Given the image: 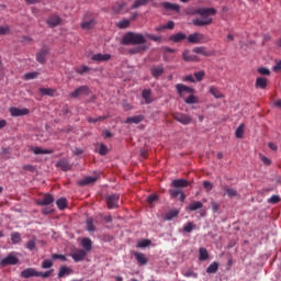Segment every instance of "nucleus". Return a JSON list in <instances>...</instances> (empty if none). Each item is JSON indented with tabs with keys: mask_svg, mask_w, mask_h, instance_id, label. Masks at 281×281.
I'll return each mask as SVG.
<instances>
[{
	"mask_svg": "<svg viewBox=\"0 0 281 281\" xmlns=\"http://www.w3.org/2000/svg\"><path fill=\"white\" fill-rule=\"evenodd\" d=\"M201 18L193 20V25L203 26L212 23V15L216 14L214 8H203L196 11Z\"/></svg>",
	"mask_w": 281,
	"mask_h": 281,
	"instance_id": "obj_1",
	"label": "nucleus"
},
{
	"mask_svg": "<svg viewBox=\"0 0 281 281\" xmlns=\"http://www.w3.org/2000/svg\"><path fill=\"white\" fill-rule=\"evenodd\" d=\"M146 37L139 33L128 32L122 38V45H144Z\"/></svg>",
	"mask_w": 281,
	"mask_h": 281,
	"instance_id": "obj_2",
	"label": "nucleus"
},
{
	"mask_svg": "<svg viewBox=\"0 0 281 281\" xmlns=\"http://www.w3.org/2000/svg\"><path fill=\"white\" fill-rule=\"evenodd\" d=\"M19 262V258L14 255V252H10L5 258L0 261L1 267H8V265H16Z\"/></svg>",
	"mask_w": 281,
	"mask_h": 281,
	"instance_id": "obj_3",
	"label": "nucleus"
},
{
	"mask_svg": "<svg viewBox=\"0 0 281 281\" xmlns=\"http://www.w3.org/2000/svg\"><path fill=\"white\" fill-rule=\"evenodd\" d=\"M70 256L75 262H81L83 258H87V250L75 249L71 251Z\"/></svg>",
	"mask_w": 281,
	"mask_h": 281,
	"instance_id": "obj_4",
	"label": "nucleus"
},
{
	"mask_svg": "<svg viewBox=\"0 0 281 281\" xmlns=\"http://www.w3.org/2000/svg\"><path fill=\"white\" fill-rule=\"evenodd\" d=\"M188 42L194 44L205 43V36L201 33H193L188 36Z\"/></svg>",
	"mask_w": 281,
	"mask_h": 281,
	"instance_id": "obj_5",
	"label": "nucleus"
},
{
	"mask_svg": "<svg viewBox=\"0 0 281 281\" xmlns=\"http://www.w3.org/2000/svg\"><path fill=\"white\" fill-rule=\"evenodd\" d=\"M80 95H89V87L81 86L70 93V98H80Z\"/></svg>",
	"mask_w": 281,
	"mask_h": 281,
	"instance_id": "obj_6",
	"label": "nucleus"
},
{
	"mask_svg": "<svg viewBox=\"0 0 281 281\" xmlns=\"http://www.w3.org/2000/svg\"><path fill=\"white\" fill-rule=\"evenodd\" d=\"M176 89H177L180 98H183V95H186V93H194V89H192L186 85H181V83H178L176 86Z\"/></svg>",
	"mask_w": 281,
	"mask_h": 281,
	"instance_id": "obj_7",
	"label": "nucleus"
},
{
	"mask_svg": "<svg viewBox=\"0 0 281 281\" xmlns=\"http://www.w3.org/2000/svg\"><path fill=\"white\" fill-rule=\"evenodd\" d=\"M10 113L12 117H21V115H27L30 113V110L24 108V109H19V108H10Z\"/></svg>",
	"mask_w": 281,
	"mask_h": 281,
	"instance_id": "obj_8",
	"label": "nucleus"
},
{
	"mask_svg": "<svg viewBox=\"0 0 281 281\" xmlns=\"http://www.w3.org/2000/svg\"><path fill=\"white\" fill-rule=\"evenodd\" d=\"M119 202H120V195L119 194L109 195L108 200H106L109 210H113V207H117Z\"/></svg>",
	"mask_w": 281,
	"mask_h": 281,
	"instance_id": "obj_9",
	"label": "nucleus"
},
{
	"mask_svg": "<svg viewBox=\"0 0 281 281\" xmlns=\"http://www.w3.org/2000/svg\"><path fill=\"white\" fill-rule=\"evenodd\" d=\"M53 202H54V195L49 193H45L42 200L41 199L36 200L37 205H52Z\"/></svg>",
	"mask_w": 281,
	"mask_h": 281,
	"instance_id": "obj_10",
	"label": "nucleus"
},
{
	"mask_svg": "<svg viewBox=\"0 0 281 281\" xmlns=\"http://www.w3.org/2000/svg\"><path fill=\"white\" fill-rule=\"evenodd\" d=\"M22 278H38V271L34 268H27L22 271Z\"/></svg>",
	"mask_w": 281,
	"mask_h": 281,
	"instance_id": "obj_11",
	"label": "nucleus"
},
{
	"mask_svg": "<svg viewBox=\"0 0 281 281\" xmlns=\"http://www.w3.org/2000/svg\"><path fill=\"white\" fill-rule=\"evenodd\" d=\"M81 247H83V251H86V254H89L93 247V241H91L89 237H83L81 239Z\"/></svg>",
	"mask_w": 281,
	"mask_h": 281,
	"instance_id": "obj_12",
	"label": "nucleus"
},
{
	"mask_svg": "<svg viewBox=\"0 0 281 281\" xmlns=\"http://www.w3.org/2000/svg\"><path fill=\"white\" fill-rule=\"evenodd\" d=\"M173 117L177 122H180V124H190L192 122V119L186 114H175Z\"/></svg>",
	"mask_w": 281,
	"mask_h": 281,
	"instance_id": "obj_13",
	"label": "nucleus"
},
{
	"mask_svg": "<svg viewBox=\"0 0 281 281\" xmlns=\"http://www.w3.org/2000/svg\"><path fill=\"white\" fill-rule=\"evenodd\" d=\"M71 273H74V269L66 266H61L59 268L58 278H66V276H71Z\"/></svg>",
	"mask_w": 281,
	"mask_h": 281,
	"instance_id": "obj_14",
	"label": "nucleus"
},
{
	"mask_svg": "<svg viewBox=\"0 0 281 281\" xmlns=\"http://www.w3.org/2000/svg\"><path fill=\"white\" fill-rule=\"evenodd\" d=\"M92 60H95L97 63H104L106 60H111V55L109 54H95L92 56Z\"/></svg>",
	"mask_w": 281,
	"mask_h": 281,
	"instance_id": "obj_15",
	"label": "nucleus"
},
{
	"mask_svg": "<svg viewBox=\"0 0 281 281\" xmlns=\"http://www.w3.org/2000/svg\"><path fill=\"white\" fill-rule=\"evenodd\" d=\"M57 168H60V170H64L67 172V170H71V165H69V161L66 159H61L56 164Z\"/></svg>",
	"mask_w": 281,
	"mask_h": 281,
	"instance_id": "obj_16",
	"label": "nucleus"
},
{
	"mask_svg": "<svg viewBox=\"0 0 281 281\" xmlns=\"http://www.w3.org/2000/svg\"><path fill=\"white\" fill-rule=\"evenodd\" d=\"M134 258L137 260L138 265H146L148 262V258H146V255L142 252H134Z\"/></svg>",
	"mask_w": 281,
	"mask_h": 281,
	"instance_id": "obj_17",
	"label": "nucleus"
},
{
	"mask_svg": "<svg viewBox=\"0 0 281 281\" xmlns=\"http://www.w3.org/2000/svg\"><path fill=\"white\" fill-rule=\"evenodd\" d=\"M144 120V115H136L127 117L125 124H139Z\"/></svg>",
	"mask_w": 281,
	"mask_h": 281,
	"instance_id": "obj_18",
	"label": "nucleus"
},
{
	"mask_svg": "<svg viewBox=\"0 0 281 281\" xmlns=\"http://www.w3.org/2000/svg\"><path fill=\"white\" fill-rule=\"evenodd\" d=\"M95 181H98L97 177L89 176L80 180L78 183L79 186H89V183H95Z\"/></svg>",
	"mask_w": 281,
	"mask_h": 281,
	"instance_id": "obj_19",
	"label": "nucleus"
},
{
	"mask_svg": "<svg viewBox=\"0 0 281 281\" xmlns=\"http://www.w3.org/2000/svg\"><path fill=\"white\" fill-rule=\"evenodd\" d=\"M201 207H203V202L198 201V202L191 203V204L187 207V210H188L189 212H196V210H201Z\"/></svg>",
	"mask_w": 281,
	"mask_h": 281,
	"instance_id": "obj_20",
	"label": "nucleus"
},
{
	"mask_svg": "<svg viewBox=\"0 0 281 281\" xmlns=\"http://www.w3.org/2000/svg\"><path fill=\"white\" fill-rule=\"evenodd\" d=\"M49 27H56V25L60 24V18L58 15H53L47 20Z\"/></svg>",
	"mask_w": 281,
	"mask_h": 281,
	"instance_id": "obj_21",
	"label": "nucleus"
},
{
	"mask_svg": "<svg viewBox=\"0 0 281 281\" xmlns=\"http://www.w3.org/2000/svg\"><path fill=\"white\" fill-rule=\"evenodd\" d=\"M257 89H267V78L259 77L256 80Z\"/></svg>",
	"mask_w": 281,
	"mask_h": 281,
	"instance_id": "obj_22",
	"label": "nucleus"
},
{
	"mask_svg": "<svg viewBox=\"0 0 281 281\" xmlns=\"http://www.w3.org/2000/svg\"><path fill=\"white\" fill-rule=\"evenodd\" d=\"M186 34L183 33H177L176 35H171L169 37V41H172L173 43H181V41H184Z\"/></svg>",
	"mask_w": 281,
	"mask_h": 281,
	"instance_id": "obj_23",
	"label": "nucleus"
},
{
	"mask_svg": "<svg viewBox=\"0 0 281 281\" xmlns=\"http://www.w3.org/2000/svg\"><path fill=\"white\" fill-rule=\"evenodd\" d=\"M173 188H188V181L183 179L173 180Z\"/></svg>",
	"mask_w": 281,
	"mask_h": 281,
	"instance_id": "obj_24",
	"label": "nucleus"
},
{
	"mask_svg": "<svg viewBox=\"0 0 281 281\" xmlns=\"http://www.w3.org/2000/svg\"><path fill=\"white\" fill-rule=\"evenodd\" d=\"M193 52L194 54H201L202 56H212V52L206 50L205 47H195Z\"/></svg>",
	"mask_w": 281,
	"mask_h": 281,
	"instance_id": "obj_25",
	"label": "nucleus"
},
{
	"mask_svg": "<svg viewBox=\"0 0 281 281\" xmlns=\"http://www.w3.org/2000/svg\"><path fill=\"white\" fill-rule=\"evenodd\" d=\"M183 60L187 63H192L194 60H199L195 55H190V50H186L183 54Z\"/></svg>",
	"mask_w": 281,
	"mask_h": 281,
	"instance_id": "obj_26",
	"label": "nucleus"
},
{
	"mask_svg": "<svg viewBox=\"0 0 281 281\" xmlns=\"http://www.w3.org/2000/svg\"><path fill=\"white\" fill-rule=\"evenodd\" d=\"M210 258V254L207 252V249L205 248H200L199 249V260H207Z\"/></svg>",
	"mask_w": 281,
	"mask_h": 281,
	"instance_id": "obj_27",
	"label": "nucleus"
},
{
	"mask_svg": "<svg viewBox=\"0 0 281 281\" xmlns=\"http://www.w3.org/2000/svg\"><path fill=\"white\" fill-rule=\"evenodd\" d=\"M33 153L34 155H52L53 151L49 149H43L41 147H34Z\"/></svg>",
	"mask_w": 281,
	"mask_h": 281,
	"instance_id": "obj_28",
	"label": "nucleus"
},
{
	"mask_svg": "<svg viewBox=\"0 0 281 281\" xmlns=\"http://www.w3.org/2000/svg\"><path fill=\"white\" fill-rule=\"evenodd\" d=\"M162 8L165 10H173L175 12H179V4H172V3H169V2H164Z\"/></svg>",
	"mask_w": 281,
	"mask_h": 281,
	"instance_id": "obj_29",
	"label": "nucleus"
},
{
	"mask_svg": "<svg viewBox=\"0 0 281 281\" xmlns=\"http://www.w3.org/2000/svg\"><path fill=\"white\" fill-rule=\"evenodd\" d=\"M235 135H236V137L238 138V139H243V136L245 135V124H240L238 127H237V130H236V132H235Z\"/></svg>",
	"mask_w": 281,
	"mask_h": 281,
	"instance_id": "obj_30",
	"label": "nucleus"
},
{
	"mask_svg": "<svg viewBox=\"0 0 281 281\" xmlns=\"http://www.w3.org/2000/svg\"><path fill=\"white\" fill-rule=\"evenodd\" d=\"M154 0H136L134 4L132 5L133 9L135 8H142V5H146L148 3H153Z\"/></svg>",
	"mask_w": 281,
	"mask_h": 281,
	"instance_id": "obj_31",
	"label": "nucleus"
},
{
	"mask_svg": "<svg viewBox=\"0 0 281 281\" xmlns=\"http://www.w3.org/2000/svg\"><path fill=\"white\" fill-rule=\"evenodd\" d=\"M149 245H150V239H140L137 241L136 247L138 249H144L145 247H149Z\"/></svg>",
	"mask_w": 281,
	"mask_h": 281,
	"instance_id": "obj_32",
	"label": "nucleus"
},
{
	"mask_svg": "<svg viewBox=\"0 0 281 281\" xmlns=\"http://www.w3.org/2000/svg\"><path fill=\"white\" fill-rule=\"evenodd\" d=\"M40 92L42 95H56V90L49 88H41Z\"/></svg>",
	"mask_w": 281,
	"mask_h": 281,
	"instance_id": "obj_33",
	"label": "nucleus"
},
{
	"mask_svg": "<svg viewBox=\"0 0 281 281\" xmlns=\"http://www.w3.org/2000/svg\"><path fill=\"white\" fill-rule=\"evenodd\" d=\"M176 216H179V212L177 210H172L165 215V220L172 221V218H176Z\"/></svg>",
	"mask_w": 281,
	"mask_h": 281,
	"instance_id": "obj_34",
	"label": "nucleus"
},
{
	"mask_svg": "<svg viewBox=\"0 0 281 281\" xmlns=\"http://www.w3.org/2000/svg\"><path fill=\"white\" fill-rule=\"evenodd\" d=\"M86 227H87L88 232H95V226L93 225V218L92 217H89L86 221Z\"/></svg>",
	"mask_w": 281,
	"mask_h": 281,
	"instance_id": "obj_35",
	"label": "nucleus"
},
{
	"mask_svg": "<svg viewBox=\"0 0 281 281\" xmlns=\"http://www.w3.org/2000/svg\"><path fill=\"white\" fill-rule=\"evenodd\" d=\"M218 271V262H213L206 269V273H216Z\"/></svg>",
	"mask_w": 281,
	"mask_h": 281,
	"instance_id": "obj_36",
	"label": "nucleus"
},
{
	"mask_svg": "<svg viewBox=\"0 0 281 281\" xmlns=\"http://www.w3.org/2000/svg\"><path fill=\"white\" fill-rule=\"evenodd\" d=\"M210 93H212L214 95V98H224V95L221 93V90H218V88L216 87H211L210 88Z\"/></svg>",
	"mask_w": 281,
	"mask_h": 281,
	"instance_id": "obj_37",
	"label": "nucleus"
},
{
	"mask_svg": "<svg viewBox=\"0 0 281 281\" xmlns=\"http://www.w3.org/2000/svg\"><path fill=\"white\" fill-rule=\"evenodd\" d=\"M184 102H186L187 104H196V103L199 102V98L195 97L194 94H191V95H189V97L184 100Z\"/></svg>",
	"mask_w": 281,
	"mask_h": 281,
	"instance_id": "obj_38",
	"label": "nucleus"
},
{
	"mask_svg": "<svg viewBox=\"0 0 281 281\" xmlns=\"http://www.w3.org/2000/svg\"><path fill=\"white\" fill-rule=\"evenodd\" d=\"M11 240L13 245H19V243H21V234L20 233L11 234Z\"/></svg>",
	"mask_w": 281,
	"mask_h": 281,
	"instance_id": "obj_39",
	"label": "nucleus"
},
{
	"mask_svg": "<svg viewBox=\"0 0 281 281\" xmlns=\"http://www.w3.org/2000/svg\"><path fill=\"white\" fill-rule=\"evenodd\" d=\"M192 229H196V225H194V223L189 222L188 224H186L183 226V232H187V234H190V232H192Z\"/></svg>",
	"mask_w": 281,
	"mask_h": 281,
	"instance_id": "obj_40",
	"label": "nucleus"
},
{
	"mask_svg": "<svg viewBox=\"0 0 281 281\" xmlns=\"http://www.w3.org/2000/svg\"><path fill=\"white\" fill-rule=\"evenodd\" d=\"M57 206L59 210H65V207H67V199H65V198L58 199Z\"/></svg>",
	"mask_w": 281,
	"mask_h": 281,
	"instance_id": "obj_41",
	"label": "nucleus"
},
{
	"mask_svg": "<svg viewBox=\"0 0 281 281\" xmlns=\"http://www.w3.org/2000/svg\"><path fill=\"white\" fill-rule=\"evenodd\" d=\"M151 74L155 78H159L164 74V68L161 67H156L151 69Z\"/></svg>",
	"mask_w": 281,
	"mask_h": 281,
	"instance_id": "obj_42",
	"label": "nucleus"
},
{
	"mask_svg": "<svg viewBox=\"0 0 281 281\" xmlns=\"http://www.w3.org/2000/svg\"><path fill=\"white\" fill-rule=\"evenodd\" d=\"M52 267H54L52 259H46L42 262V269H52Z\"/></svg>",
	"mask_w": 281,
	"mask_h": 281,
	"instance_id": "obj_43",
	"label": "nucleus"
},
{
	"mask_svg": "<svg viewBox=\"0 0 281 281\" xmlns=\"http://www.w3.org/2000/svg\"><path fill=\"white\" fill-rule=\"evenodd\" d=\"M93 25H95V22L93 20H91L89 22L81 23L82 30H91V27H93Z\"/></svg>",
	"mask_w": 281,
	"mask_h": 281,
	"instance_id": "obj_44",
	"label": "nucleus"
},
{
	"mask_svg": "<svg viewBox=\"0 0 281 281\" xmlns=\"http://www.w3.org/2000/svg\"><path fill=\"white\" fill-rule=\"evenodd\" d=\"M143 98L146 101V104H150V102H153V100H150V90H144Z\"/></svg>",
	"mask_w": 281,
	"mask_h": 281,
	"instance_id": "obj_45",
	"label": "nucleus"
},
{
	"mask_svg": "<svg viewBox=\"0 0 281 281\" xmlns=\"http://www.w3.org/2000/svg\"><path fill=\"white\" fill-rule=\"evenodd\" d=\"M128 25H131V21L128 20H122L117 23V27H120V30H125Z\"/></svg>",
	"mask_w": 281,
	"mask_h": 281,
	"instance_id": "obj_46",
	"label": "nucleus"
},
{
	"mask_svg": "<svg viewBox=\"0 0 281 281\" xmlns=\"http://www.w3.org/2000/svg\"><path fill=\"white\" fill-rule=\"evenodd\" d=\"M52 273H54V269L48 270L46 272H38L37 271V278H49V277H52Z\"/></svg>",
	"mask_w": 281,
	"mask_h": 281,
	"instance_id": "obj_47",
	"label": "nucleus"
},
{
	"mask_svg": "<svg viewBox=\"0 0 281 281\" xmlns=\"http://www.w3.org/2000/svg\"><path fill=\"white\" fill-rule=\"evenodd\" d=\"M53 260H61L63 262H67V257L65 255L53 254Z\"/></svg>",
	"mask_w": 281,
	"mask_h": 281,
	"instance_id": "obj_48",
	"label": "nucleus"
},
{
	"mask_svg": "<svg viewBox=\"0 0 281 281\" xmlns=\"http://www.w3.org/2000/svg\"><path fill=\"white\" fill-rule=\"evenodd\" d=\"M225 193L227 194V196H236L238 194V192L236 191V189H231V188H225Z\"/></svg>",
	"mask_w": 281,
	"mask_h": 281,
	"instance_id": "obj_49",
	"label": "nucleus"
},
{
	"mask_svg": "<svg viewBox=\"0 0 281 281\" xmlns=\"http://www.w3.org/2000/svg\"><path fill=\"white\" fill-rule=\"evenodd\" d=\"M109 153V148H106V145L100 144L99 146V155H106Z\"/></svg>",
	"mask_w": 281,
	"mask_h": 281,
	"instance_id": "obj_50",
	"label": "nucleus"
},
{
	"mask_svg": "<svg viewBox=\"0 0 281 281\" xmlns=\"http://www.w3.org/2000/svg\"><path fill=\"white\" fill-rule=\"evenodd\" d=\"M175 27V22H172V21H169L168 23H167V25H165V26H162V27H158L157 29V31L159 32L160 30H172Z\"/></svg>",
	"mask_w": 281,
	"mask_h": 281,
	"instance_id": "obj_51",
	"label": "nucleus"
},
{
	"mask_svg": "<svg viewBox=\"0 0 281 281\" xmlns=\"http://www.w3.org/2000/svg\"><path fill=\"white\" fill-rule=\"evenodd\" d=\"M169 194H170V196H172V199H177V196H178L179 194H181V190H179V189H171V190L169 191Z\"/></svg>",
	"mask_w": 281,
	"mask_h": 281,
	"instance_id": "obj_52",
	"label": "nucleus"
},
{
	"mask_svg": "<svg viewBox=\"0 0 281 281\" xmlns=\"http://www.w3.org/2000/svg\"><path fill=\"white\" fill-rule=\"evenodd\" d=\"M88 70H89V67H87V66H81V67L75 68V71H77V74H87Z\"/></svg>",
	"mask_w": 281,
	"mask_h": 281,
	"instance_id": "obj_53",
	"label": "nucleus"
},
{
	"mask_svg": "<svg viewBox=\"0 0 281 281\" xmlns=\"http://www.w3.org/2000/svg\"><path fill=\"white\" fill-rule=\"evenodd\" d=\"M203 186H204V189L206 190V192H211V190L214 188V184L210 181H204Z\"/></svg>",
	"mask_w": 281,
	"mask_h": 281,
	"instance_id": "obj_54",
	"label": "nucleus"
},
{
	"mask_svg": "<svg viewBox=\"0 0 281 281\" xmlns=\"http://www.w3.org/2000/svg\"><path fill=\"white\" fill-rule=\"evenodd\" d=\"M204 76H205L204 71H199V72L194 74V78L198 80V82H201V80H203Z\"/></svg>",
	"mask_w": 281,
	"mask_h": 281,
	"instance_id": "obj_55",
	"label": "nucleus"
},
{
	"mask_svg": "<svg viewBox=\"0 0 281 281\" xmlns=\"http://www.w3.org/2000/svg\"><path fill=\"white\" fill-rule=\"evenodd\" d=\"M36 76H38V74L36 72H29L24 75V79L25 80H34V78H36Z\"/></svg>",
	"mask_w": 281,
	"mask_h": 281,
	"instance_id": "obj_56",
	"label": "nucleus"
},
{
	"mask_svg": "<svg viewBox=\"0 0 281 281\" xmlns=\"http://www.w3.org/2000/svg\"><path fill=\"white\" fill-rule=\"evenodd\" d=\"M36 247V241L34 240H29L26 243V249H30V251L34 250V248Z\"/></svg>",
	"mask_w": 281,
	"mask_h": 281,
	"instance_id": "obj_57",
	"label": "nucleus"
},
{
	"mask_svg": "<svg viewBox=\"0 0 281 281\" xmlns=\"http://www.w3.org/2000/svg\"><path fill=\"white\" fill-rule=\"evenodd\" d=\"M146 38H149V41L159 42L161 41V37L153 35V34H145Z\"/></svg>",
	"mask_w": 281,
	"mask_h": 281,
	"instance_id": "obj_58",
	"label": "nucleus"
},
{
	"mask_svg": "<svg viewBox=\"0 0 281 281\" xmlns=\"http://www.w3.org/2000/svg\"><path fill=\"white\" fill-rule=\"evenodd\" d=\"M258 71L261 74V76H269V74H271V71L265 67L258 68Z\"/></svg>",
	"mask_w": 281,
	"mask_h": 281,
	"instance_id": "obj_59",
	"label": "nucleus"
},
{
	"mask_svg": "<svg viewBox=\"0 0 281 281\" xmlns=\"http://www.w3.org/2000/svg\"><path fill=\"white\" fill-rule=\"evenodd\" d=\"M45 54L46 53H38L37 54V57H36L37 58V63H42V64L45 63Z\"/></svg>",
	"mask_w": 281,
	"mask_h": 281,
	"instance_id": "obj_60",
	"label": "nucleus"
},
{
	"mask_svg": "<svg viewBox=\"0 0 281 281\" xmlns=\"http://www.w3.org/2000/svg\"><path fill=\"white\" fill-rule=\"evenodd\" d=\"M157 199H159L157 196V194H150L149 196H147V202L148 203H155V201H157Z\"/></svg>",
	"mask_w": 281,
	"mask_h": 281,
	"instance_id": "obj_61",
	"label": "nucleus"
},
{
	"mask_svg": "<svg viewBox=\"0 0 281 281\" xmlns=\"http://www.w3.org/2000/svg\"><path fill=\"white\" fill-rule=\"evenodd\" d=\"M269 203H280V196H278V195H272V196L269 199Z\"/></svg>",
	"mask_w": 281,
	"mask_h": 281,
	"instance_id": "obj_62",
	"label": "nucleus"
},
{
	"mask_svg": "<svg viewBox=\"0 0 281 281\" xmlns=\"http://www.w3.org/2000/svg\"><path fill=\"white\" fill-rule=\"evenodd\" d=\"M10 29L8 26H0V35L8 34Z\"/></svg>",
	"mask_w": 281,
	"mask_h": 281,
	"instance_id": "obj_63",
	"label": "nucleus"
},
{
	"mask_svg": "<svg viewBox=\"0 0 281 281\" xmlns=\"http://www.w3.org/2000/svg\"><path fill=\"white\" fill-rule=\"evenodd\" d=\"M274 71H281V60L273 67Z\"/></svg>",
	"mask_w": 281,
	"mask_h": 281,
	"instance_id": "obj_64",
	"label": "nucleus"
}]
</instances>
